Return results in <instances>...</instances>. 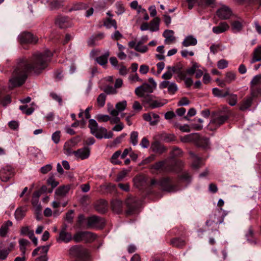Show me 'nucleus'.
I'll return each instance as SVG.
<instances>
[{
	"label": "nucleus",
	"instance_id": "4468645a",
	"mask_svg": "<svg viewBox=\"0 0 261 261\" xmlns=\"http://www.w3.org/2000/svg\"><path fill=\"white\" fill-rule=\"evenodd\" d=\"M73 239V237L71 233L66 231V226L64 227L59 233V236L57 238V241L58 242H63L66 243H69Z\"/></svg>",
	"mask_w": 261,
	"mask_h": 261
},
{
	"label": "nucleus",
	"instance_id": "de8ad7c7",
	"mask_svg": "<svg viewBox=\"0 0 261 261\" xmlns=\"http://www.w3.org/2000/svg\"><path fill=\"white\" fill-rule=\"evenodd\" d=\"M178 90L177 84L174 82H171L168 88V92L171 95H174Z\"/></svg>",
	"mask_w": 261,
	"mask_h": 261
},
{
	"label": "nucleus",
	"instance_id": "c85d7f7f",
	"mask_svg": "<svg viewBox=\"0 0 261 261\" xmlns=\"http://www.w3.org/2000/svg\"><path fill=\"white\" fill-rule=\"evenodd\" d=\"M197 43V39L192 36H188L186 37L182 42V44L185 47L194 46L196 45Z\"/></svg>",
	"mask_w": 261,
	"mask_h": 261
},
{
	"label": "nucleus",
	"instance_id": "7c9ffc66",
	"mask_svg": "<svg viewBox=\"0 0 261 261\" xmlns=\"http://www.w3.org/2000/svg\"><path fill=\"white\" fill-rule=\"evenodd\" d=\"M27 208L24 207H18L15 212V218L17 221L21 220L25 216Z\"/></svg>",
	"mask_w": 261,
	"mask_h": 261
},
{
	"label": "nucleus",
	"instance_id": "8fccbe9b",
	"mask_svg": "<svg viewBox=\"0 0 261 261\" xmlns=\"http://www.w3.org/2000/svg\"><path fill=\"white\" fill-rule=\"evenodd\" d=\"M235 80H236V74L233 72L229 71L226 73L225 81L227 83L230 84L232 81H234Z\"/></svg>",
	"mask_w": 261,
	"mask_h": 261
},
{
	"label": "nucleus",
	"instance_id": "7ed1b4c3",
	"mask_svg": "<svg viewBox=\"0 0 261 261\" xmlns=\"http://www.w3.org/2000/svg\"><path fill=\"white\" fill-rule=\"evenodd\" d=\"M69 255L76 259V261H90L88 250L80 245L71 246L68 250Z\"/></svg>",
	"mask_w": 261,
	"mask_h": 261
},
{
	"label": "nucleus",
	"instance_id": "ddd939ff",
	"mask_svg": "<svg viewBox=\"0 0 261 261\" xmlns=\"http://www.w3.org/2000/svg\"><path fill=\"white\" fill-rule=\"evenodd\" d=\"M228 119V116L226 114L219 113L215 114L210 122V124L216 126H220L224 124Z\"/></svg>",
	"mask_w": 261,
	"mask_h": 261
},
{
	"label": "nucleus",
	"instance_id": "0eeeda50",
	"mask_svg": "<svg viewBox=\"0 0 261 261\" xmlns=\"http://www.w3.org/2000/svg\"><path fill=\"white\" fill-rule=\"evenodd\" d=\"M159 186L162 190L169 192H174L177 191L178 189L175 185L172 179L170 177H164L159 181Z\"/></svg>",
	"mask_w": 261,
	"mask_h": 261
},
{
	"label": "nucleus",
	"instance_id": "0e129e2a",
	"mask_svg": "<svg viewBox=\"0 0 261 261\" xmlns=\"http://www.w3.org/2000/svg\"><path fill=\"white\" fill-rule=\"evenodd\" d=\"M167 69L170 70L173 73L177 74L180 70L181 69V67L179 65H177L174 66H167Z\"/></svg>",
	"mask_w": 261,
	"mask_h": 261
},
{
	"label": "nucleus",
	"instance_id": "c03bdc74",
	"mask_svg": "<svg viewBox=\"0 0 261 261\" xmlns=\"http://www.w3.org/2000/svg\"><path fill=\"white\" fill-rule=\"evenodd\" d=\"M121 151L120 150H117L116 151L112 156L111 158V162L114 165H120L122 164V162L118 160V158L120 156Z\"/></svg>",
	"mask_w": 261,
	"mask_h": 261
},
{
	"label": "nucleus",
	"instance_id": "4d7b16f0",
	"mask_svg": "<svg viewBox=\"0 0 261 261\" xmlns=\"http://www.w3.org/2000/svg\"><path fill=\"white\" fill-rule=\"evenodd\" d=\"M129 171L126 169H123L119 173L116 178V181L119 182L121 181L127 174Z\"/></svg>",
	"mask_w": 261,
	"mask_h": 261
},
{
	"label": "nucleus",
	"instance_id": "6e6552de",
	"mask_svg": "<svg viewBox=\"0 0 261 261\" xmlns=\"http://www.w3.org/2000/svg\"><path fill=\"white\" fill-rule=\"evenodd\" d=\"M104 224V220L98 216H92L87 219L88 228H102Z\"/></svg>",
	"mask_w": 261,
	"mask_h": 261
},
{
	"label": "nucleus",
	"instance_id": "79ce46f5",
	"mask_svg": "<svg viewBox=\"0 0 261 261\" xmlns=\"http://www.w3.org/2000/svg\"><path fill=\"white\" fill-rule=\"evenodd\" d=\"M252 98L251 97H247L244 99L241 104L240 109L242 111H244L249 108L252 103Z\"/></svg>",
	"mask_w": 261,
	"mask_h": 261
},
{
	"label": "nucleus",
	"instance_id": "a211bd4d",
	"mask_svg": "<svg viewBox=\"0 0 261 261\" xmlns=\"http://www.w3.org/2000/svg\"><path fill=\"white\" fill-rule=\"evenodd\" d=\"M217 14L221 19H227L230 17L232 12L228 7L223 6L217 11Z\"/></svg>",
	"mask_w": 261,
	"mask_h": 261
},
{
	"label": "nucleus",
	"instance_id": "3c124183",
	"mask_svg": "<svg viewBox=\"0 0 261 261\" xmlns=\"http://www.w3.org/2000/svg\"><path fill=\"white\" fill-rule=\"evenodd\" d=\"M49 246L46 245V246H42L40 247H38L35 249L33 250L32 252V255L33 256H36L37 254H39L38 252L40 250V249H42L43 250V252L44 253H47L48 249H49Z\"/></svg>",
	"mask_w": 261,
	"mask_h": 261
},
{
	"label": "nucleus",
	"instance_id": "9b49d317",
	"mask_svg": "<svg viewBox=\"0 0 261 261\" xmlns=\"http://www.w3.org/2000/svg\"><path fill=\"white\" fill-rule=\"evenodd\" d=\"M210 220H207L205 222V224L207 226L212 225L213 223L220 224L223 221V217L220 210H217L210 215Z\"/></svg>",
	"mask_w": 261,
	"mask_h": 261
},
{
	"label": "nucleus",
	"instance_id": "338daca9",
	"mask_svg": "<svg viewBox=\"0 0 261 261\" xmlns=\"http://www.w3.org/2000/svg\"><path fill=\"white\" fill-rule=\"evenodd\" d=\"M52 166L51 164H47L40 169V171L42 174H46L52 169Z\"/></svg>",
	"mask_w": 261,
	"mask_h": 261
},
{
	"label": "nucleus",
	"instance_id": "bb28decb",
	"mask_svg": "<svg viewBox=\"0 0 261 261\" xmlns=\"http://www.w3.org/2000/svg\"><path fill=\"white\" fill-rule=\"evenodd\" d=\"M189 154L192 159V166L194 169H198L200 166L201 158L198 157L193 152L190 151Z\"/></svg>",
	"mask_w": 261,
	"mask_h": 261
},
{
	"label": "nucleus",
	"instance_id": "f03ea898",
	"mask_svg": "<svg viewBox=\"0 0 261 261\" xmlns=\"http://www.w3.org/2000/svg\"><path fill=\"white\" fill-rule=\"evenodd\" d=\"M88 127L90 128V133L97 139L112 138L113 133L112 132H108L107 129L103 127L99 126L95 120L90 119L89 120Z\"/></svg>",
	"mask_w": 261,
	"mask_h": 261
},
{
	"label": "nucleus",
	"instance_id": "864d4df0",
	"mask_svg": "<svg viewBox=\"0 0 261 261\" xmlns=\"http://www.w3.org/2000/svg\"><path fill=\"white\" fill-rule=\"evenodd\" d=\"M165 161H161L156 162L155 164L152 165L150 167V168L152 169H154L155 170H159L164 167V166L165 164Z\"/></svg>",
	"mask_w": 261,
	"mask_h": 261
},
{
	"label": "nucleus",
	"instance_id": "f3484780",
	"mask_svg": "<svg viewBox=\"0 0 261 261\" xmlns=\"http://www.w3.org/2000/svg\"><path fill=\"white\" fill-rule=\"evenodd\" d=\"M143 119L149 122L151 125H156L159 121L160 116L154 113L144 114Z\"/></svg>",
	"mask_w": 261,
	"mask_h": 261
},
{
	"label": "nucleus",
	"instance_id": "dca6fc26",
	"mask_svg": "<svg viewBox=\"0 0 261 261\" xmlns=\"http://www.w3.org/2000/svg\"><path fill=\"white\" fill-rule=\"evenodd\" d=\"M90 152V148L87 146H85L73 151V154L76 158L80 159L81 160H85L89 158Z\"/></svg>",
	"mask_w": 261,
	"mask_h": 261
},
{
	"label": "nucleus",
	"instance_id": "4c0bfd02",
	"mask_svg": "<svg viewBox=\"0 0 261 261\" xmlns=\"http://www.w3.org/2000/svg\"><path fill=\"white\" fill-rule=\"evenodd\" d=\"M198 138V134L192 133L181 138L180 140L182 142H190L195 141Z\"/></svg>",
	"mask_w": 261,
	"mask_h": 261
},
{
	"label": "nucleus",
	"instance_id": "1a4fd4ad",
	"mask_svg": "<svg viewBox=\"0 0 261 261\" xmlns=\"http://www.w3.org/2000/svg\"><path fill=\"white\" fill-rule=\"evenodd\" d=\"M127 207L126 213L127 215L133 214L138 206V200L136 198L133 197H128L125 201Z\"/></svg>",
	"mask_w": 261,
	"mask_h": 261
},
{
	"label": "nucleus",
	"instance_id": "412c9836",
	"mask_svg": "<svg viewBox=\"0 0 261 261\" xmlns=\"http://www.w3.org/2000/svg\"><path fill=\"white\" fill-rule=\"evenodd\" d=\"M66 6L64 0H53L49 3L48 7L50 10H58Z\"/></svg>",
	"mask_w": 261,
	"mask_h": 261
},
{
	"label": "nucleus",
	"instance_id": "393cba45",
	"mask_svg": "<svg viewBox=\"0 0 261 261\" xmlns=\"http://www.w3.org/2000/svg\"><path fill=\"white\" fill-rule=\"evenodd\" d=\"M163 36L165 38V41L168 43H170L175 40V38L174 36V32L171 30H165Z\"/></svg>",
	"mask_w": 261,
	"mask_h": 261
},
{
	"label": "nucleus",
	"instance_id": "c9c22d12",
	"mask_svg": "<svg viewBox=\"0 0 261 261\" xmlns=\"http://www.w3.org/2000/svg\"><path fill=\"white\" fill-rule=\"evenodd\" d=\"M12 224V222L10 220H8L4 223L0 228V236L2 237L6 236L9 227L11 226Z\"/></svg>",
	"mask_w": 261,
	"mask_h": 261
},
{
	"label": "nucleus",
	"instance_id": "f8f14e48",
	"mask_svg": "<svg viewBox=\"0 0 261 261\" xmlns=\"http://www.w3.org/2000/svg\"><path fill=\"white\" fill-rule=\"evenodd\" d=\"M18 39L21 44L35 43L37 41V38L29 32H23L20 34L18 36Z\"/></svg>",
	"mask_w": 261,
	"mask_h": 261
},
{
	"label": "nucleus",
	"instance_id": "c756f323",
	"mask_svg": "<svg viewBox=\"0 0 261 261\" xmlns=\"http://www.w3.org/2000/svg\"><path fill=\"white\" fill-rule=\"evenodd\" d=\"M160 138L161 140L170 143L175 141L176 137L173 134H167L166 133H162L160 135Z\"/></svg>",
	"mask_w": 261,
	"mask_h": 261
},
{
	"label": "nucleus",
	"instance_id": "680f3d73",
	"mask_svg": "<svg viewBox=\"0 0 261 261\" xmlns=\"http://www.w3.org/2000/svg\"><path fill=\"white\" fill-rule=\"evenodd\" d=\"M60 131L57 130L51 136V139L56 144L58 143L60 140Z\"/></svg>",
	"mask_w": 261,
	"mask_h": 261
},
{
	"label": "nucleus",
	"instance_id": "13d9d810",
	"mask_svg": "<svg viewBox=\"0 0 261 261\" xmlns=\"http://www.w3.org/2000/svg\"><path fill=\"white\" fill-rule=\"evenodd\" d=\"M103 91L107 94H115L117 93V91L116 90V88L111 86H106L104 88Z\"/></svg>",
	"mask_w": 261,
	"mask_h": 261
},
{
	"label": "nucleus",
	"instance_id": "20e7f679",
	"mask_svg": "<svg viewBox=\"0 0 261 261\" xmlns=\"http://www.w3.org/2000/svg\"><path fill=\"white\" fill-rule=\"evenodd\" d=\"M149 84L143 83L142 85L137 87L135 90V93L139 97L143 99L146 95H151L156 88V83L152 77L148 79Z\"/></svg>",
	"mask_w": 261,
	"mask_h": 261
},
{
	"label": "nucleus",
	"instance_id": "5fc2aeb1",
	"mask_svg": "<svg viewBox=\"0 0 261 261\" xmlns=\"http://www.w3.org/2000/svg\"><path fill=\"white\" fill-rule=\"evenodd\" d=\"M127 102L126 100H122L118 102L116 105V108L118 112H121L124 110L126 107Z\"/></svg>",
	"mask_w": 261,
	"mask_h": 261
},
{
	"label": "nucleus",
	"instance_id": "72a5a7b5",
	"mask_svg": "<svg viewBox=\"0 0 261 261\" xmlns=\"http://www.w3.org/2000/svg\"><path fill=\"white\" fill-rule=\"evenodd\" d=\"M105 34L103 33H99L94 36H91L88 41V44L89 46L95 45V41L102 39L104 38Z\"/></svg>",
	"mask_w": 261,
	"mask_h": 261
},
{
	"label": "nucleus",
	"instance_id": "b1692460",
	"mask_svg": "<svg viewBox=\"0 0 261 261\" xmlns=\"http://www.w3.org/2000/svg\"><path fill=\"white\" fill-rule=\"evenodd\" d=\"M134 182L136 187L138 188H141L143 186H145L146 182V177L142 175L136 176L134 178Z\"/></svg>",
	"mask_w": 261,
	"mask_h": 261
},
{
	"label": "nucleus",
	"instance_id": "6ab92c4d",
	"mask_svg": "<svg viewBox=\"0 0 261 261\" xmlns=\"http://www.w3.org/2000/svg\"><path fill=\"white\" fill-rule=\"evenodd\" d=\"M94 207L97 212L99 213L103 214L107 211L108 204L106 200L100 199L95 203Z\"/></svg>",
	"mask_w": 261,
	"mask_h": 261
},
{
	"label": "nucleus",
	"instance_id": "e433bc0d",
	"mask_svg": "<svg viewBox=\"0 0 261 261\" xmlns=\"http://www.w3.org/2000/svg\"><path fill=\"white\" fill-rule=\"evenodd\" d=\"M110 56L109 51H107L103 55L96 58V62L100 65H105L108 63V58Z\"/></svg>",
	"mask_w": 261,
	"mask_h": 261
},
{
	"label": "nucleus",
	"instance_id": "cd10ccee",
	"mask_svg": "<svg viewBox=\"0 0 261 261\" xmlns=\"http://www.w3.org/2000/svg\"><path fill=\"white\" fill-rule=\"evenodd\" d=\"M13 176V172L11 170L3 169L0 172V177L3 181L7 182Z\"/></svg>",
	"mask_w": 261,
	"mask_h": 261
},
{
	"label": "nucleus",
	"instance_id": "4be33fe9",
	"mask_svg": "<svg viewBox=\"0 0 261 261\" xmlns=\"http://www.w3.org/2000/svg\"><path fill=\"white\" fill-rule=\"evenodd\" d=\"M229 25L226 22H221L219 25L213 28V32L217 34L222 33L228 30Z\"/></svg>",
	"mask_w": 261,
	"mask_h": 261
},
{
	"label": "nucleus",
	"instance_id": "774afa93",
	"mask_svg": "<svg viewBox=\"0 0 261 261\" xmlns=\"http://www.w3.org/2000/svg\"><path fill=\"white\" fill-rule=\"evenodd\" d=\"M182 151H181V150L177 147H174L172 150V156L173 157H176V156H180L181 155H182Z\"/></svg>",
	"mask_w": 261,
	"mask_h": 261
},
{
	"label": "nucleus",
	"instance_id": "58836bf2",
	"mask_svg": "<svg viewBox=\"0 0 261 261\" xmlns=\"http://www.w3.org/2000/svg\"><path fill=\"white\" fill-rule=\"evenodd\" d=\"M261 61V46H258L254 49L251 63Z\"/></svg>",
	"mask_w": 261,
	"mask_h": 261
},
{
	"label": "nucleus",
	"instance_id": "e2e57ef3",
	"mask_svg": "<svg viewBox=\"0 0 261 261\" xmlns=\"http://www.w3.org/2000/svg\"><path fill=\"white\" fill-rule=\"evenodd\" d=\"M50 96L55 100L58 101L60 106L62 105V97L58 95L57 93L54 92H51L50 93Z\"/></svg>",
	"mask_w": 261,
	"mask_h": 261
},
{
	"label": "nucleus",
	"instance_id": "6e6d98bb",
	"mask_svg": "<svg viewBox=\"0 0 261 261\" xmlns=\"http://www.w3.org/2000/svg\"><path fill=\"white\" fill-rule=\"evenodd\" d=\"M96 118L98 122H106L110 120V117L108 115L98 114L96 115Z\"/></svg>",
	"mask_w": 261,
	"mask_h": 261
},
{
	"label": "nucleus",
	"instance_id": "49530a36",
	"mask_svg": "<svg viewBox=\"0 0 261 261\" xmlns=\"http://www.w3.org/2000/svg\"><path fill=\"white\" fill-rule=\"evenodd\" d=\"M82 8V5L79 4H75L72 5H67L64 8L65 11L72 12L80 10Z\"/></svg>",
	"mask_w": 261,
	"mask_h": 261
},
{
	"label": "nucleus",
	"instance_id": "603ef678",
	"mask_svg": "<svg viewBox=\"0 0 261 261\" xmlns=\"http://www.w3.org/2000/svg\"><path fill=\"white\" fill-rule=\"evenodd\" d=\"M138 133L135 131L132 132L130 134V142L134 146L136 145L138 143Z\"/></svg>",
	"mask_w": 261,
	"mask_h": 261
},
{
	"label": "nucleus",
	"instance_id": "a878e982",
	"mask_svg": "<svg viewBox=\"0 0 261 261\" xmlns=\"http://www.w3.org/2000/svg\"><path fill=\"white\" fill-rule=\"evenodd\" d=\"M112 208L115 213H120L122 211V202L118 199L113 200L111 202Z\"/></svg>",
	"mask_w": 261,
	"mask_h": 261
},
{
	"label": "nucleus",
	"instance_id": "f704fd0d",
	"mask_svg": "<svg viewBox=\"0 0 261 261\" xmlns=\"http://www.w3.org/2000/svg\"><path fill=\"white\" fill-rule=\"evenodd\" d=\"M103 25L107 29L114 27L115 30L117 29L116 21L111 18H107L103 20Z\"/></svg>",
	"mask_w": 261,
	"mask_h": 261
},
{
	"label": "nucleus",
	"instance_id": "39448f33",
	"mask_svg": "<svg viewBox=\"0 0 261 261\" xmlns=\"http://www.w3.org/2000/svg\"><path fill=\"white\" fill-rule=\"evenodd\" d=\"M141 101L143 106L149 109L163 107L168 102L167 99L159 98L152 94L146 95Z\"/></svg>",
	"mask_w": 261,
	"mask_h": 261
},
{
	"label": "nucleus",
	"instance_id": "09e8293b",
	"mask_svg": "<svg viewBox=\"0 0 261 261\" xmlns=\"http://www.w3.org/2000/svg\"><path fill=\"white\" fill-rule=\"evenodd\" d=\"M106 100V95L105 93H101L97 98V103L100 107L105 106Z\"/></svg>",
	"mask_w": 261,
	"mask_h": 261
},
{
	"label": "nucleus",
	"instance_id": "37998d69",
	"mask_svg": "<svg viewBox=\"0 0 261 261\" xmlns=\"http://www.w3.org/2000/svg\"><path fill=\"white\" fill-rule=\"evenodd\" d=\"M46 183L50 185L53 189H54L59 184V182L55 179L54 174H50L47 179Z\"/></svg>",
	"mask_w": 261,
	"mask_h": 261
},
{
	"label": "nucleus",
	"instance_id": "2eb2a0df",
	"mask_svg": "<svg viewBox=\"0 0 261 261\" xmlns=\"http://www.w3.org/2000/svg\"><path fill=\"white\" fill-rule=\"evenodd\" d=\"M70 187L69 185H64L58 188L55 191V198L57 200L60 199L66 196L69 192Z\"/></svg>",
	"mask_w": 261,
	"mask_h": 261
},
{
	"label": "nucleus",
	"instance_id": "a19ab883",
	"mask_svg": "<svg viewBox=\"0 0 261 261\" xmlns=\"http://www.w3.org/2000/svg\"><path fill=\"white\" fill-rule=\"evenodd\" d=\"M19 244L22 255H24L25 253L27 247L30 245V242L26 239H22L19 241Z\"/></svg>",
	"mask_w": 261,
	"mask_h": 261
},
{
	"label": "nucleus",
	"instance_id": "423d86ee",
	"mask_svg": "<svg viewBox=\"0 0 261 261\" xmlns=\"http://www.w3.org/2000/svg\"><path fill=\"white\" fill-rule=\"evenodd\" d=\"M96 238V236L89 231L76 232L73 236V240L76 243L84 242L86 243H90L94 241Z\"/></svg>",
	"mask_w": 261,
	"mask_h": 261
},
{
	"label": "nucleus",
	"instance_id": "69168bd1",
	"mask_svg": "<svg viewBox=\"0 0 261 261\" xmlns=\"http://www.w3.org/2000/svg\"><path fill=\"white\" fill-rule=\"evenodd\" d=\"M116 13L118 15H121L125 11L124 7L123 5L121 3H117L116 4Z\"/></svg>",
	"mask_w": 261,
	"mask_h": 261
},
{
	"label": "nucleus",
	"instance_id": "2f4dec72",
	"mask_svg": "<svg viewBox=\"0 0 261 261\" xmlns=\"http://www.w3.org/2000/svg\"><path fill=\"white\" fill-rule=\"evenodd\" d=\"M160 19L156 17L153 19L149 23V31L151 32H156L159 30V24Z\"/></svg>",
	"mask_w": 261,
	"mask_h": 261
},
{
	"label": "nucleus",
	"instance_id": "9d476101",
	"mask_svg": "<svg viewBox=\"0 0 261 261\" xmlns=\"http://www.w3.org/2000/svg\"><path fill=\"white\" fill-rule=\"evenodd\" d=\"M55 24L61 29L67 28L72 25V22L67 16L58 15L55 19Z\"/></svg>",
	"mask_w": 261,
	"mask_h": 261
},
{
	"label": "nucleus",
	"instance_id": "a18cd8bd",
	"mask_svg": "<svg viewBox=\"0 0 261 261\" xmlns=\"http://www.w3.org/2000/svg\"><path fill=\"white\" fill-rule=\"evenodd\" d=\"M231 28L233 32L237 33L241 31L243 25L240 21L236 20L231 23Z\"/></svg>",
	"mask_w": 261,
	"mask_h": 261
},
{
	"label": "nucleus",
	"instance_id": "aec40b11",
	"mask_svg": "<svg viewBox=\"0 0 261 261\" xmlns=\"http://www.w3.org/2000/svg\"><path fill=\"white\" fill-rule=\"evenodd\" d=\"M150 148L153 152L160 154L167 150L166 147L158 141L152 143Z\"/></svg>",
	"mask_w": 261,
	"mask_h": 261
},
{
	"label": "nucleus",
	"instance_id": "f257e3e1",
	"mask_svg": "<svg viewBox=\"0 0 261 261\" xmlns=\"http://www.w3.org/2000/svg\"><path fill=\"white\" fill-rule=\"evenodd\" d=\"M52 56L48 50L44 54L36 53L29 60L22 59L15 69L12 77L10 80V87L20 86L25 81L28 73L31 71L39 73L47 66Z\"/></svg>",
	"mask_w": 261,
	"mask_h": 261
},
{
	"label": "nucleus",
	"instance_id": "bf43d9fd",
	"mask_svg": "<svg viewBox=\"0 0 261 261\" xmlns=\"http://www.w3.org/2000/svg\"><path fill=\"white\" fill-rule=\"evenodd\" d=\"M228 98V102L229 104L232 106L236 105L237 102V96L235 94H229Z\"/></svg>",
	"mask_w": 261,
	"mask_h": 261
},
{
	"label": "nucleus",
	"instance_id": "052dcab7",
	"mask_svg": "<svg viewBox=\"0 0 261 261\" xmlns=\"http://www.w3.org/2000/svg\"><path fill=\"white\" fill-rule=\"evenodd\" d=\"M228 62L224 59H221L218 62L217 66L220 69H223L227 67Z\"/></svg>",
	"mask_w": 261,
	"mask_h": 261
},
{
	"label": "nucleus",
	"instance_id": "473e14b6",
	"mask_svg": "<svg viewBox=\"0 0 261 261\" xmlns=\"http://www.w3.org/2000/svg\"><path fill=\"white\" fill-rule=\"evenodd\" d=\"M170 244L173 247L177 248H182L186 245V242L184 240L179 238H175L171 240Z\"/></svg>",
	"mask_w": 261,
	"mask_h": 261
},
{
	"label": "nucleus",
	"instance_id": "5701e85b",
	"mask_svg": "<svg viewBox=\"0 0 261 261\" xmlns=\"http://www.w3.org/2000/svg\"><path fill=\"white\" fill-rule=\"evenodd\" d=\"M195 141L197 146L203 149H207L210 147V141L207 138H200L198 135V138Z\"/></svg>",
	"mask_w": 261,
	"mask_h": 261
},
{
	"label": "nucleus",
	"instance_id": "ea45409f",
	"mask_svg": "<svg viewBox=\"0 0 261 261\" xmlns=\"http://www.w3.org/2000/svg\"><path fill=\"white\" fill-rule=\"evenodd\" d=\"M213 94L217 97H225L229 95V91L220 90L217 88H214L212 90Z\"/></svg>",
	"mask_w": 261,
	"mask_h": 261
}]
</instances>
